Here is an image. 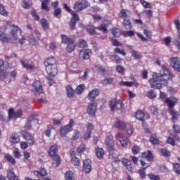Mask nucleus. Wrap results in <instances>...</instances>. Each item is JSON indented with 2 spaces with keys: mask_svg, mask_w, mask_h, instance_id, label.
I'll use <instances>...</instances> for the list:
<instances>
[{
  "mask_svg": "<svg viewBox=\"0 0 180 180\" xmlns=\"http://www.w3.org/2000/svg\"><path fill=\"white\" fill-rule=\"evenodd\" d=\"M174 78V74L171 72L167 66L162 65L159 73L154 72L153 78L149 79L150 88H156V89H161L162 85L167 86L168 81Z\"/></svg>",
  "mask_w": 180,
  "mask_h": 180,
  "instance_id": "f257e3e1",
  "label": "nucleus"
},
{
  "mask_svg": "<svg viewBox=\"0 0 180 180\" xmlns=\"http://www.w3.org/2000/svg\"><path fill=\"white\" fill-rule=\"evenodd\" d=\"M22 31L18 27H14L10 32L9 36V43H15L19 42L20 44H23L25 41V38L21 35Z\"/></svg>",
  "mask_w": 180,
  "mask_h": 180,
  "instance_id": "f03ea898",
  "label": "nucleus"
},
{
  "mask_svg": "<svg viewBox=\"0 0 180 180\" xmlns=\"http://www.w3.org/2000/svg\"><path fill=\"white\" fill-rule=\"evenodd\" d=\"M105 144L107 147H108V151L110 153L109 154V158L110 160H112L114 162H119L120 160H117V157L115 155V153H113V148H114V144L115 141H113V136L112 135H108L105 138Z\"/></svg>",
  "mask_w": 180,
  "mask_h": 180,
  "instance_id": "7ed1b4c3",
  "label": "nucleus"
},
{
  "mask_svg": "<svg viewBox=\"0 0 180 180\" xmlns=\"http://www.w3.org/2000/svg\"><path fill=\"white\" fill-rule=\"evenodd\" d=\"M58 153V147L54 144L51 146L49 151V155L53 158V161H56V167H59L61 164V158L60 155L57 154Z\"/></svg>",
  "mask_w": 180,
  "mask_h": 180,
  "instance_id": "20e7f679",
  "label": "nucleus"
},
{
  "mask_svg": "<svg viewBox=\"0 0 180 180\" xmlns=\"http://www.w3.org/2000/svg\"><path fill=\"white\" fill-rule=\"evenodd\" d=\"M109 106L112 112H115V110H117V113H123L124 112V105H123V101L121 100L118 101L115 100L110 101Z\"/></svg>",
  "mask_w": 180,
  "mask_h": 180,
  "instance_id": "39448f33",
  "label": "nucleus"
},
{
  "mask_svg": "<svg viewBox=\"0 0 180 180\" xmlns=\"http://www.w3.org/2000/svg\"><path fill=\"white\" fill-rule=\"evenodd\" d=\"M9 67V62L0 60V78L1 79H6L8 78Z\"/></svg>",
  "mask_w": 180,
  "mask_h": 180,
  "instance_id": "423d86ee",
  "label": "nucleus"
},
{
  "mask_svg": "<svg viewBox=\"0 0 180 180\" xmlns=\"http://www.w3.org/2000/svg\"><path fill=\"white\" fill-rule=\"evenodd\" d=\"M72 126H74V120H70L68 124L61 127L60 129V136L65 137L70 131H72Z\"/></svg>",
  "mask_w": 180,
  "mask_h": 180,
  "instance_id": "0eeeda50",
  "label": "nucleus"
},
{
  "mask_svg": "<svg viewBox=\"0 0 180 180\" xmlns=\"http://www.w3.org/2000/svg\"><path fill=\"white\" fill-rule=\"evenodd\" d=\"M40 34L37 31H32L27 34V40L31 44L36 45L39 43V37Z\"/></svg>",
  "mask_w": 180,
  "mask_h": 180,
  "instance_id": "6e6552de",
  "label": "nucleus"
},
{
  "mask_svg": "<svg viewBox=\"0 0 180 180\" xmlns=\"http://www.w3.org/2000/svg\"><path fill=\"white\" fill-rule=\"evenodd\" d=\"M89 6V3L86 0H82L80 1H77L75 4L73 8L76 12H79V11H83L85 8H88Z\"/></svg>",
  "mask_w": 180,
  "mask_h": 180,
  "instance_id": "1a4fd4ad",
  "label": "nucleus"
},
{
  "mask_svg": "<svg viewBox=\"0 0 180 180\" xmlns=\"http://www.w3.org/2000/svg\"><path fill=\"white\" fill-rule=\"evenodd\" d=\"M20 134H22L24 140H26L30 146H34V139L32 135H30V134L27 133L25 130H22L20 131Z\"/></svg>",
  "mask_w": 180,
  "mask_h": 180,
  "instance_id": "9d476101",
  "label": "nucleus"
},
{
  "mask_svg": "<svg viewBox=\"0 0 180 180\" xmlns=\"http://www.w3.org/2000/svg\"><path fill=\"white\" fill-rule=\"evenodd\" d=\"M20 63L22 67L27 70H30L31 71L34 70V64H33V62L30 60L20 59Z\"/></svg>",
  "mask_w": 180,
  "mask_h": 180,
  "instance_id": "9b49d317",
  "label": "nucleus"
},
{
  "mask_svg": "<svg viewBox=\"0 0 180 180\" xmlns=\"http://www.w3.org/2000/svg\"><path fill=\"white\" fill-rule=\"evenodd\" d=\"M91 171H92V162L89 159H86L83 162V172L84 174H90Z\"/></svg>",
  "mask_w": 180,
  "mask_h": 180,
  "instance_id": "f8f14e48",
  "label": "nucleus"
},
{
  "mask_svg": "<svg viewBox=\"0 0 180 180\" xmlns=\"http://www.w3.org/2000/svg\"><path fill=\"white\" fill-rule=\"evenodd\" d=\"M96 108H98V104H96V103H90L87 106L86 112L89 116H95Z\"/></svg>",
  "mask_w": 180,
  "mask_h": 180,
  "instance_id": "ddd939ff",
  "label": "nucleus"
},
{
  "mask_svg": "<svg viewBox=\"0 0 180 180\" xmlns=\"http://www.w3.org/2000/svg\"><path fill=\"white\" fill-rule=\"evenodd\" d=\"M91 54H92L91 49H82L79 53V57L82 58V60H89V57H91Z\"/></svg>",
  "mask_w": 180,
  "mask_h": 180,
  "instance_id": "4468645a",
  "label": "nucleus"
},
{
  "mask_svg": "<svg viewBox=\"0 0 180 180\" xmlns=\"http://www.w3.org/2000/svg\"><path fill=\"white\" fill-rule=\"evenodd\" d=\"M99 94H101V91H99V89H94L89 92L87 95V98L89 99V101L94 102L97 96H99Z\"/></svg>",
  "mask_w": 180,
  "mask_h": 180,
  "instance_id": "2eb2a0df",
  "label": "nucleus"
},
{
  "mask_svg": "<svg viewBox=\"0 0 180 180\" xmlns=\"http://www.w3.org/2000/svg\"><path fill=\"white\" fill-rule=\"evenodd\" d=\"M177 102H178V99L175 97H170L165 99V103L167 104L169 110H171V109H174Z\"/></svg>",
  "mask_w": 180,
  "mask_h": 180,
  "instance_id": "dca6fc26",
  "label": "nucleus"
},
{
  "mask_svg": "<svg viewBox=\"0 0 180 180\" xmlns=\"http://www.w3.org/2000/svg\"><path fill=\"white\" fill-rule=\"evenodd\" d=\"M77 22H79V16H78L77 13H72V16L70 22V30H75V25H77Z\"/></svg>",
  "mask_w": 180,
  "mask_h": 180,
  "instance_id": "f3484780",
  "label": "nucleus"
},
{
  "mask_svg": "<svg viewBox=\"0 0 180 180\" xmlns=\"http://www.w3.org/2000/svg\"><path fill=\"white\" fill-rule=\"evenodd\" d=\"M22 115H23V112L22 111V110H18L15 112H13V108H10L8 110L9 119H12V117L18 119V117H22Z\"/></svg>",
  "mask_w": 180,
  "mask_h": 180,
  "instance_id": "a211bd4d",
  "label": "nucleus"
},
{
  "mask_svg": "<svg viewBox=\"0 0 180 180\" xmlns=\"http://www.w3.org/2000/svg\"><path fill=\"white\" fill-rule=\"evenodd\" d=\"M46 71L49 77H55L58 72L57 66H46Z\"/></svg>",
  "mask_w": 180,
  "mask_h": 180,
  "instance_id": "6ab92c4d",
  "label": "nucleus"
},
{
  "mask_svg": "<svg viewBox=\"0 0 180 180\" xmlns=\"http://www.w3.org/2000/svg\"><path fill=\"white\" fill-rule=\"evenodd\" d=\"M170 61L172 68H174V70H175L176 71L180 72V62L178 58H171Z\"/></svg>",
  "mask_w": 180,
  "mask_h": 180,
  "instance_id": "aec40b11",
  "label": "nucleus"
},
{
  "mask_svg": "<svg viewBox=\"0 0 180 180\" xmlns=\"http://www.w3.org/2000/svg\"><path fill=\"white\" fill-rule=\"evenodd\" d=\"M113 127L118 129V130H126V122L117 120L113 124Z\"/></svg>",
  "mask_w": 180,
  "mask_h": 180,
  "instance_id": "412c9836",
  "label": "nucleus"
},
{
  "mask_svg": "<svg viewBox=\"0 0 180 180\" xmlns=\"http://www.w3.org/2000/svg\"><path fill=\"white\" fill-rule=\"evenodd\" d=\"M33 88L37 94H43V86L39 80H35L32 84Z\"/></svg>",
  "mask_w": 180,
  "mask_h": 180,
  "instance_id": "4be33fe9",
  "label": "nucleus"
},
{
  "mask_svg": "<svg viewBox=\"0 0 180 180\" xmlns=\"http://www.w3.org/2000/svg\"><path fill=\"white\" fill-rule=\"evenodd\" d=\"M93 130H94V124H87V129L84 136V140H88L91 139V134H92Z\"/></svg>",
  "mask_w": 180,
  "mask_h": 180,
  "instance_id": "5701e85b",
  "label": "nucleus"
},
{
  "mask_svg": "<svg viewBox=\"0 0 180 180\" xmlns=\"http://www.w3.org/2000/svg\"><path fill=\"white\" fill-rule=\"evenodd\" d=\"M74 50H75V38L70 39L66 47V51L68 53H72Z\"/></svg>",
  "mask_w": 180,
  "mask_h": 180,
  "instance_id": "b1692460",
  "label": "nucleus"
},
{
  "mask_svg": "<svg viewBox=\"0 0 180 180\" xmlns=\"http://www.w3.org/2000/svg\"><path fill=\"white\" fill-rule=\"evenodd\" d=\"M57 61L56 60V58L53 56L47 58V59L45 61V66L46 67H53L57 66L56 65Z\"/></svg>",
  "mask_w": 180,
  "mask_h": 180,
  "instance_id": "393cba45",
  "label": "nucleus"
},
{
  "mask_svg": "<svg viewBox=\"0 0 180 180\" xmlns=\"http://www.w3.org/2000/svg\"><path fill=\"white\" fill-rule=\"evenodd\" d=\"M122 165L125 167V168L128 169V171L129 172L133 171V167H131V161H130L128 159L123 158L122 160Z\"/></svg>",
  "mask_w": 180,
  "mask_h": 180,
  "instance_id": "a878e982",
  "label": "nucleus"
},
{
  "mask_svg": "<svg viewBox=\"0 0 180 180\" xmlns=\"http://www.w3.org/2000/svg\"><path fill=\"white\" fill-rule=\"evenodd\" d=\"M119 85H120L121 86H133V85H134V86L137 88V86H139V83H137L136 80H134L133 82L121 81L119 83Z\"/></svg>",
  "mask_w": 180,
  "mask_h": 180,
  "instance_id": "bb28decb",
  "label": "nucleus"
},
{
  "mask_svg": "<svg viewBox=\"0 0 180 180\" xmlns=\"http://www.w3.org/2000/svg\"><path fill=\"white\" fill-rule=\"evenodd\" d=\"M141 157V158H146L147 161H153L154 160V157H153V154L150 150L142 153Z\"/></svg>",
  "mask_w": 180,
  "mask_h": 180,
  "instance_id": "cd10ccee",
  "label": "nucleus"
},
{
  "mask_svg": "<svg viewBox=\"0 0 180 180\" xmlns=\"http://www.w3.org/2000/svg\"><path fill=\"white\" fill-rule=\"evenodd\" d=\"M169 113L172 115V120L175 123L178 120V117H179V113L174 109L168 110Z\"/></svg>",
  "mask_w": 180,
  "mask_h": 180,
  "instance_id": "c85d7f7f",
  "label": "nucleus"
},
{
  "mask_svg": "<svg viewBox=\"0 0 180 180\" xmlns=\"http://www.w3.org/2000/svg\"><path fill=\"white\" fill-rule=\"evenodd\" d=\"M34 120H36V117H34V116H30L28 117L27 123L25 125V129H26L27 130H30V129H32V122H34Z\"/></svg>",
  "mask_w": 180,
  "mask_h": 180,
  "instance_id": "c756f323",
  "label": "nucleus"
},
{
  "mask_svg": "<svg viewBox=\"0 0 180 180\" xmlns=\"http://www.w3.org/2000/svg\"><path fill=\"white\" fill-rule=\"evenodd\" d=\"M96 154L98 160H102L105 155V150L102 148H96Z\"/></svg>",
  "mask_w": 180,
  "mask_h": 180,
  "instance_id": "7c9ffc66",
  "label": "nucleus"
},
{
  "mask_svg": "<svg viewBox=\"0 0 180 180\" xmlns=\"http://www.w3.org/2000/svg\"><path fill=\"white\" fill-rule=\"evenodd\" d=\"M66 92L68 98H73L75 94V91H74V89L72 87H71V86H66Z\"/></svg>",
  "mask_w": 180,
  "mask_h": 180,
  "instance_id": "2f4dec72",
  "label": "nucleus"
},
{
  "mask_svg": "<svg viewBox=\"0 0 180 180\" xmlns=\"http://www.w3.org/2000/svg\"><path fill=\"white\" fill-rule=\"evenodd\" d=\"M123 26L127 30L133 29V25H131V22L129 19H124L123 21Z\"/></svg>",
  "mask_w": 180,
  "mask_h": 180,
  "instance_id": "473e14b6",
  "label": "nucleus"
},
{
  "mask_svg": "<svg viewBox=\"0 0 180 180\" xmlns=\"http://www.w3.org/2000/svg\"><path fill=\"white\" fill-rule=\"evenodd\" d=\"M0 41L1 43H9V37H8L6 34L1 32L0 33Z\"/></svg>",
  "mask_w": 180,
  "mask_h": 180,
  "instance_id": "72a5a7b5",
  "label": "nucleus"
},
{
  "mask_svg": "<svg viewBox=\"0 0 180 180\" xmlns=\"http://www.w3.org/2000/svg\"><path fill=\"white\" fill-rule=\"evenodd\" d=\"M5 159L6 160V161H8V162L11 164V165H15L16 164V160H15V158H13L11 155H6Z\"/></svg>",
  "mask_w": 180,
  "mask_h": 180,
  "instance_id": "f704fd0d",
  "label": "nucleus"
},
{
  "mask_svg": "<svg viewBox=\"0 0 180 180\" xmlns=\"http://www.w3.org/2000/svg\"><path fill=\"white\" fill-rule=\"evenodd\" d=\"M34 175H35V176H38V178L40 176H46V175H47V172H46V169H42L40 172L34 171Z\"/></svg>",
  "mask_w": 180,
  "mask_h": 180,
  "instance_id": "c9c22d12",
  "label": "nucleus"
},
{
  "mask_svg": "<svg viewBox=\"0 0 180 180\" xmlns=\"http://www.w3.org/2000/svg\"><path fill=\"white\" fill-rule=\"evenodd\" d=\"M41 9L44 11H46L47 12L50 11V8H49V0H41Z\"/></svg>",
  "mask_w": 180,
  "mask_h": 180,
  "instance_id": "e433bc0d",
  "label": "nucleus"
},
{
  "mask_svg": "<svg viewBox=\"0 0 180 180\" xmlns=\"http://www.w3.org/2000/svg\"><path fill=\"white\" fill-rule=\"evenodd\" d=\"M65 180H76L74 178V172L72 171H68L65 174Z\"/></svg>",
  "mask_w": 180,
  "mask_h": 180,
  "instance_id": "4c0bfd02",
  "label": "nucleus"
},
{
  "mask_svg": "<svg viewBox=\"0 0 180 180\" xmlns=\"http://www.w3.org/2000/svg\"><path fill=\"white\" fill-rule=\"evenodd\" d=\"M7 176L8 180H19L18 176H15V173L12 170L8 172Z\"/></svg>",
  "mask_w": 180,
  "mask_h": 180,
  "instance_id": "58836bf2",
  "label": "nucleus"
},
{
  "mask_svg": "<svg viewBox=\"0 0 180 180\" xmlns=\"http://www.w3.org/2000/svg\"><path fill=\"white\" fill-rule=\"evenodd\" d=\"M129 15H130V11H129L128 10L126 9H122L121 10V11L119 13V16L120 18H127V16H129Z\"/></svg>",
  "mask_w": 180,
  "mask_h": 180,
  "instance_id": "ea45409f",
  "label": "nucleus"
},
{
  "mask_svg": "<svg viewBox=\"0 0 180 180\" xmlns=\"http://www.w3.org/2000/svg\"><path fill=\"white\" fill-rule=\"evenodd\" d=\"M96 71L99 72V74H103V75H105L108 71L105 68L102 67L101 65H96Z\"/></svg>",
  "mask_w": 180,
  "mask_h": 180,
  "instance_id": "a19ab883",
  "label": "nucleus"
},
{
  "mask_svg": "<svg viewBox=\"0 0 180 180\" xmlns=\"http://www.w3.org/2000/svg\"><path fill=\"white\" fill-rule=\"evenodd\" d=\"M131 54L132 57L135 58V60H140V58L143 57V55H141V53L134 50L131 51Z\"/></svg>",
  "mask_w": 180,
  "mask_h": 180,
  "instance_id": "79ce46f5",
  "label": "nucleus"
},
{
  "mask_svg": "<svg viewBox=\"0 0 180 180\" xmlns=\"http://www.w3.org/2000/svg\"><path fill=\"white\" fill-rule=\"evenodd\" d=\"M71 158L72 163L73 164V165L78 167V165H79V159H78L77 156H75V155L72 153H71Z\"/></svg>",
  "mask_w": 180,
  "mask_h": 180,
  "instance_id": "37998d69",
  "label": "nucleus"
},
{
  "mask_svg": "<svg viewBox=\"0 0 180 180\" xmlns=\"http://www.w3.org/2000/svg\"><path fill=\"white\" fill-rule=\"evenodd\" d=\"M9 141L11 144H17V143L20 141V139L18 136H15V135H12L9 139Z\"/></svg>",
  "mask_w": 180,
  "mask_h": 180,
  "instance_id": "c03bdc74",
  "label": "nucleus"
},
{
  "mask_svg": "<svg viewBox=\"0 0 180 180\" xmlns=\"http://www.w3.org/2000/svg\"><path fill=\"white\" fill-rule=\"evenodd\" d=\"M60 37H61L63 44H67V43L69 44L70 40L74 39H69V37H67V35H65V34H61Z\"/></svg>",
  "mask_w": 180,
  "mask_h": 180,
  "instance_id": "a18cd8bd",
  "label": "nucleus"
},
{
  "mask_svg": "<svg viewBox=\"0 0 180 180\" xmlns=\"http://www.w3.org/2000/svg\"><path fill=\"white\" fill-rule=\"evenodd\" d=\"M122 34L124 37H133L134 36V32L133 30L123 31Z\"/></svg>",
  "mask_w": 180,
  "mask_h": 180,
  "instance_id": "49530a36",
  "label": "nucleus"
},
{
  "mask_svg": "<svg viewBox=\"0 0 180 180\" xmlns=\"http://www.w3.org/2000/svg\"><path fill=\"white\" fill-rule=\"evenodd\" d=\"M84 89H85V85L80 84L76 88V94L77 95H81L82 92H84Z\"/></svg>",
  "mask_w": 180,
  "mask_h": 180,
  "instance_id": "de8ad7c7",
  "label": "nucleus"
},
{
  "mask_svg": "<svg viewBox=\"0 0 180 180\" xmlns=\"http://www.w3.org/2000/svg\"><path fill=\"white\" fill-rule=\"evenodd\" d=\"M135 117L137 120H143L144 119V113L141 111H137L135 114Z\"/></svg>",
  "mask_w": 180,
  "mask_h": 180,
  "instance_id": "09e8293b",
  "label": "nucleus"
},
{
  "mask_svg": "<svg viewBox=\"0 0 180 180\" xmlns=\"http://www.w3.org/2000/svg\"><path fill=\"white\" fill-rule=\"evenodd\" d=\"M146 96L148 98H149V99H154V98L157 97V94L155 92H154V91L150 90L146 94Z\"/></svg>",
  "mask_w": 180,
  "mask_h": 180,
  "instance_id": "8fccbe9b",
  "label": "nucleus"
},
{
  "mask_svg": "<svg viewBox=\"0 0 180 180\" xmlns=\"http://www.w3.org/2000/svg\"><path fill=\"white\" fill-rule=\"evenodd\" d=\"M112 34L115 37H120V30L117 28H113L111 30Z\"/></svg>",
  "mask_w": 180,
  "mask_h": 180,
  "instance_id": "3c124183",
  "label": "nucleus"
},
{
  "mask_svg": "<svg viewBox=\"0 0 180 180\" xmlns=\"http://www.w3.org/2000/svg\"><path fill=\"white\" fill-rule=\"evenodd\" d=\"M41 26L44 30H49V22H47V20L43 18L41 20Z\"/></svg>",
  "mask_w": 180,
  "mask_h": 180,
  "instance_id": "603ef678",
  "label": "nucleus"
},
{
  "mask_svg": "<svg viewBox=\"0 0 180 180\" xmlns=\"http://www.w3.org/2000/svg\"><path fill=\"white\" fill-rule=\"evenodd\" d=\"M95 29H96V27L92 26V25H89L87 27V32L88 33H89V34H96V32H95Z\"/></svg>",
  "mask_w": 180,
  "mask_h": 180,
  "instance_id": "864d4df0",
  "label": "nucleus"
},
{
  "mask_svg": "<svg viewBox=\"0 0 180 180\" xmlns=\"http://www.w3.org/2000/svg\"><path fill=\"white\" fill-rule=\"evenodd\" d=\"M8 11L5 10V7L2 5L0 4V15H2V16H8Z\"/></svg>",
  "mask_w": 180,
  "mask_h": 180,
  "instance_id": "5fc2aeb1",
  "label": "nucleus"
},
{
  "mask_svg": "<svg viewBox=\"0 0 180 180\" xmlns=\"http://www.w3.org/2000/svg\"><path fill=\"white\" fill-rule=\"evenodd\" d=\"M96 29L103 33H108V27L103 24H101L100 26L97 27Z\"/></svg>",
  "mask_w": 180,
  "mask_h": 180,
  "instance_id": "6e6d98bb",
  "label": "nucleus"
},
{
  "mask_svg": "<svg viewBox=\"0 0 180 180\" xmlns=\"http://www.w3.org/2000/svg\"><path fill=\"white\" fill-rule=\"evenodd\" d=\"M13 154L15 158L20 159V157H22V154H20V151H19V149H18V148H15L13 151Z\"/></svg>",
  "mask_w": 180,
  "mask_h": 180,
  "instance_id": "4d7b16f0",
  "label": "nucleus"
},
{
  "mask_svg": "<svg viewBox=\"0 0 180 180\" xmlns=\"http://www.w3.org/2000/svg\"><path fill=\"white\" fill-rule=\"evenodd\" d=\"M112 82H113V79L112 78H106L102 81L103 85H109L110 84H112Z\"/></svg>",
  "mask_w": 180,
  "mask_h": 180,
  "instance_id": "13d9d810",
  "label": "nucleus"
},
{
  "mask_svg": "<svg viewBox=\"0 0 180 180\" xmlns=\"http://www.w3.org/2000/svg\"><path fill=\"white\" fill-rule=\"evenodd\" d=\"M116 71L117 72H119V74H122V75H123L124 74V68L122 65H117Z\"/></svg>",
  "mask_w": 180,
  "mask_h": 180,
  "instance_id": "bf43d9fd",
  "label": "nucleus"
},
{
  "mask_svg": "<svg viewBox=\"0 0 180 180\" xmlns=\"http://www.w3.org/2000/svg\"><path fill=\"white\" fill-rule=\"evenodd\" d=\"M150 141L152 144H158V139L155 135H152L150 138Z\"/></svg>",
  "mask_w": 180,
  "mask_h": 180,
  "instance_id": "052dcab7",
  "label": "nucleus"
},
{
  "mask_svg": "<svg viewBox=\"0 0 180 180\" xmlns=\"http://www.w3.org/2000/svg\"><path fill=\"white\" fill-rule=\"evenodd\" d=\"M79 47L80 49H84L85 47H88V44L86 43V41L85 40H81L79 42Z\"/></svg>",
  "mask_w": 180,
  "mask_h": 180,
  "instance_id": "680f3d73",
  "label": "nucleus"
},
{
  "mask_svg": "<svg viewBox=\"0 0 180 180\" xmlns=\"http://www.w3.org/2000/svg\"><path fill=\"white\" fill-rule=\"evenodd\" d=\"M173 171H174L176 174H180V165L178 163L173 165Z\"/></svg>",
  "mask_w": 180,
  "mask_h": 180,
  "instance_id": "e2e57ef3",
  "label": "nucleus"
},
{
  "mask_svg": "<svg viewBox=\"0 0 180 180\" xmlns=\"http://www.w3.org/2000/svg\"><path fill=\"white\" fill-rule=\"evenodd\" d=\"M148 176L149 179H151V180H161V179H160V176L155 175L153 174H149Z\"/></svg>",
  "mask_w": 180,
  "mask_h": 180,
  "instance_id": "0e129e2a",
  "label": "nucleus"
},
{
  "mask_svg": "<svg viewBox=\"0 0 180 180\" xmlns=\"http://www.w3.org/2000/svg\"><path fill=\"white\" fill-rule=\"evenodd\" d=\"M86 148V146L85 144L82 143L80 146L77 148V153H84L85 151V149Z\"/></svg>",
  "mask_w": 180,
  "mask_h": 180,
  "instance_id": "69168bd1",
  "label": "nucleus"
},
{
  "mask_svg": "<svg viewBox=\"0 0 180 180\" xmlns=\"http://www.w3.org/2000/svg\"><path fill=\"white\" fill-rule=\"evenodd\" d=\"M150 110H151L152 113H153V115H155V116H158V115H160V112H158V108H157V106H153L150 108Z\"/></svg>",
  "mask_w": 180,
  "mask_h": 180,
  "instance_id": "338daca9",
  "label": "nucleus"
},
{
  "mask_svg": "<svg viewBox=\"0 0 180 180\" xmlns=\"http://www.w3.org/2000/svg\"><path fill=\"white\" fill-rule=\"evenodd\" d=\"M78 139H79V131L75 130L72 137V140L75 141V140H78Z\"/></svg>",
  "mask_w": 180,
  "mask_h": 180,
  "instance_id": "774afa93",
  "label": "nucleus"
}]
</instances>
